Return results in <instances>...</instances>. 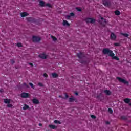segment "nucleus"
<instances>
[{"label": "nucleus", "mask_w": 131, "mask_h": 131, "mask_svg": "<svg viewBox=\"0 0 131 131\" xmlns=\"http://www.w3.org/2000/svg\"><path fill=\"white\" fill-rule=\"evenodd\" d=\"M103 53L104 54V55H108L110 57H111L112 58L114 59L115 60H119L117 56H115V54L113 53V51H112V50H110L108 48L104 49L103 50Z\"/></svg>", "instance_id": "nucleus-1"}, {"label": "nucleus", "mask_w": 131, "mask_h": 131, "mask_svg": "<svg viewBox=\"0 0 131 131\" xmlns=\"http://www.w3.org/2000/svg\"><path fill=\"white\" fill-rule=\"evenodd\" d=\"M116 78L119 81V82H122V83H124V84H128V82L124 79H122L119 77H117Z\"/></svg>", "instance_id": "nucleus-2"}, {"label": "nucleus", "mask_w": 131, "mask_h": 131, "mask_svg": "<svg viewBox=\"0 0 131 131\" xmlns=\"http://www.w3.org/2000/svg\"><path fill=\"white\" fill-rule=\"evenodd\" d=\"M86 23L93 24L96 22V19L92 18H88L85 19Z\"/></svg>", "instance_id": "nucleus-3"}, {"label": "nucleus", "mask_w": 131, "mask_h": 131, "mask_svg": "<svg viewBox=\"0 0 131 131\" xmlns=\"http://www.w3.org/2000/svg\"><path fill=\"white\" fill-rule=\"evenodd\" d=\"M41 40V39L40 38V37L35 36H33L32 40L33 42H38V41H40Z\"/></svg>", "instance_id": "nucleus-4"}, {"label": "nucleus", "mask_w": 131, "mask_h": 131, "mask_svg": "<svg viewBox=\"0 0 131 131\" xmlns=\"http://www.w3.org/2000/svg\"><path fill=\"white\" fill-rule=\"evenodd\" d=\"M21 98H24V99H27V98L29 97V94L25 92H23L21 94Z\"/></svg>", "instance_id": "nucleus-5"}, {"label": "nucleus", "mask_w": 131, "mask_h": 131, "mask_svg": "<svg viewBox=\"0 0 131 131\" xmlns=\"http://www.w3.org/2000/svg\"><path fill=\"white\" fill-rule=\"evenodd\" d=\"M39 57L45 60L48 58V55H46L45 53H42L39 55Z\"/></svg>", "instance_id": "nucleus-6"}, {"label": "nucleus", "mask_w": 131, "mask_h": 131, "mask_svg": "<svg viewBox=\"0 0 131 131\" xmlns=\"http://www.w3.org/2000/svg\"><path fill=\"white\" fill-rule=\"evenodd\" d=\"M26 20L28 22H35V19L32 17H27Z\"/></svg>", "instance_id": "nucleus-7"}, {"label": "nucleus", "mask_w": 131, "mask_h": 131, "mask_svg": "<svg viewBox=\"0 0 131 131\" xmlns=\"http://www.w3.org/2000/svg\"><path fill=\"white\" fill-rule=\"evenodd\" d=\"M110 36L112 40H115L116 39V35L114 33H111Z\"/></svg>", "instance_id": "nucleus-8"}, {"label": "nucleus", "mask_w": 131, "mask_h": 131, "mask_svg": "<svg viewBox=\"0 0 131 131\" xmlns=\"http://www.w3.org/2000/svg\"><path fill=\"white\" fill-rule=\"evenodd\" d=\"M75 16V14L74 13H70V15H68L67 16V19L68 20H69L70 19H71L72 17H74Z\"/></svg>", "instance_id": "nucleus-9"}, {"label": "nucleus", "mask_w": 131, "mask_h": 131, "mask_svg": "<svg viewBox=\"0 0 131 131\" xmlns=\"http://www.w3.org/2000/svg\"><path fill=\"white\" fill-rule=\"evenodd\" d=\"M103 4L105 6V7H108V6L110 5V3L107 0H104L103 1Z\"/></svg>", "instance_id": "nucleus-10"}, {"label": "nucleus", "mask_w": 131, "mask_h": 131, "mask_svg": "<svg viewBox=\"0 0 131 131\" xmlns=\"http://www.w3.org/2000/svg\"><path fill=\"white\" fill-rule=\"evenodd\" d=\"M21 17L24 18L25 17H27L28 16V14L26 12H21L20 13Z\"/></svg>", "instance_id": "nucleus-11"}, {"label": "nucleus", "mask_w": 131, "mask_h": 131, "mask_svg": "<svg viewBox=\"0 0 131 131\" xmlns=\"http://www.w3.org/2000/svg\"><path fill=\"white\" fill-rule=\"evenodd\" d=\"M49 127L50 128H51V129H56V128H57V126L53 124H50Z\"/></svg>", "instance_id": "nucleus-12"}, {"label": "nucleus", "mask_w": 131, "mask_h": 131, "mask_svg": "<svg viewBox=\"0 0 131 131\" xmlns=\"http://www.w3.org/2000/svg\"><path fill=\"white\" fill-rule=\"evenodd\" d=\"M52 77L53 78H57L58 77H59V75H58V74L56 73H53L52 74Z\"/></svg>", "instance_id": "nucleus-13"}, {"label": "nucleus", "mask_w": 131, "mask_h": 131, "mask_svg": "<svg viewBox=\"0 0 131 131\" xmlns=\"http://www.w3.org/2000/svg\"><path fill=\"white\" fill-rule=\"evenodd\" d=\"M39 5L40 6V7H46V3L43 1H40Z\"/></svg>", "instance_id": "nucleus-14"}, {"label": "nucleus", "mask_w": 131, "mask_h": 131, "mask_svg": "<svg viewBox=\"0 0 131 131\" xmlns=\"http://www.w3.org/2000/svg\"><path fill=\"white\" fill-rule=\"evenodd\" d=\"M32 102L33 104H39V101L36 99H33Z\"/></svg>", "instance_id": "nucleus-15"}, {"label": "nucleus", "mask_w": 131, "mask_h": 131, "mask_svg": "<svg viewBox=\"0 0 131 131\" xmlns=\"http://www.w3.org/2000/svg\"><path fill=\"white\" fill-rule=\"evenodd\" d=\"M104 92L106 95H107V96H110V95H111V91H110V90H104Z\"/></svg>", "instance_id": "nucleus-16"}, {"label": "nucleus", "mask_w": 131, "mask_h": 131, "mask_svg": "<svg viewBox=\"0 0 131 131\" xmlns=\"http://www.w3.org/2000/svg\"><path fill=\"white\" fill-rule=\"evenodd\" d=\"M4 103H5V104H10V103H11V100L9 99H5Z\"/></svg>", "instance_id": "nucleus-17"}, {"label": "nucleus", "mask_w": 131, "mask_h": 131, "mask_svg": "<svg viewBox=\"0 0 131 131\" xmlns=\"http://www.w3.org/2000/svg\"><path fill=\"white\" fill-rule=\"evenodd\" d=\"M101 19L103 20L104 22V23H101V25H102V26H105V25H106V20L104 19V18L103 17H101Z\"/></svg>", "instance_id": "nucleus-18"}, {"label": "nucleus", "mask_w": 131, "mask_h": 131, "mask_svg": "<svg viewBox=\"0 0 131 131\" xmlns=\"http://www.w3.org/2000/svg\"><path fill=\"white\" fill-rule=\"evenodd\" d=\"M23 109L24 110H27V109H29V106L27 104H25V106L23 107Z\"/></svg>", "instance_id": "nucleus-19"}, {"label": "nucleus", "mask_w": 131, "mask_h": 131, "mask_svg": "<svg viewBox=\"0 0 131 131\" xmlns=\"http://www.w3.org/2000/svg\"><path fill=\"white\" fill-rule=\"evenodd\" d=\"M124 102L125 103H129V102H130V100L128 98H125V99H124Z\"/></svg>", "instance_id": "nucleus-20"}, {"label": "nucleus", "mask_w": 131, "mask_h": 131, "mask_svg": "<svg viewBox=\"0 0 131 131\" xmlns=\"http://www.w3.org/2000/svg\"><path fill=\"white\" fill-rule=\"evenodd\" d=\"M54 123H56V124H61L62 123V122H61L59 120H54Z\"/></svg>", "instance_id": "nucleus-21"}, {"label": "nucleus", "mask_w": 131, "mask_h": 131, "mask_svg": "<svg viewBox=\"0 0 131 131\" xmlns=\"http://www.w3.org/2000/svg\"><path fill=\"white\" fill-rule=\"evenodd\" d=\"M51 38H52L53 41H56L57 40V38L54 36H51Z\"/></svg>", "instance_id": "nucleus-22"}, {"label": "nucleus", "mask_w": 131, "mask_h": 131, "mask_svg": "<svg viewBox=\"0 0 131 131\" xmlns=\"http://www.w3.org/2000/svg\"><path fill=\"white\" fill-rule=\"evenodd\" d=\"M46 6L48 7L49 8H52V5L50 3H47L45 4V7Z\"/></svg>", "instance_id": "nucleus-23"}, {"label": "nucleus", "mask_w": 131, "mask_h": 131, "mask_svg": "<svg viewBox=\"0 0 131 131\" xmlns=\"http://www.w3.org/2000/svg\"><path fill=\"white\" fill-rule=\"evenodd\" d=\"M115 15H117V16L120 15V12H119V11H116L115 12Z\"/></svg>", "instance_id": "nucleus-24"}, {"label": "nucleus", "mask_w": 131, "mask_h": 131, "mask_svg": "<svg viewBox=\"0 0 131 131\" xmlns=\"http://www.w3.org/2000/svg\"><path fill=\"white\" fill-rule=\"evenodd\" d=\"M77 56L78 57V58H81L82 57V53H80L79 54H77Z\"/></svg>", "instance_id": "nucleus-25"}, {"label": "nucleus", "mask_w": 131, "mask_h": 131, "mask_svg": "<svg viewBox=\"0 0 131 131\" xmlns=\"http://www.w3.org/2000/svg\"><path fill=\"white\" fill-rule=\"evenodd\" d=\"M7 107L8 108H12V107H13V105H12V104L10 103H8Z\"/></svg>", "instance_id": "nucleus-26"}, {"label": "nucleus", "mask_w": 131, "mask_h": 131, "mask_svg": "<svg viewBox=\"0 0 131 131\" xmlns=\"http://www.w3.org/2000/svg\"><path fill=\"white\" fill-rule=\"evenodd\" d=\"M29 85H30L31 88H32V89H34V85H33V84L32 83H29Z\"/></svg>", "instance_id": "nucleus-27"}, {"label": "nucleus", "mask_w": 131, "mask_h": 131, "mask_svg": "<svg viewBox=\"0 0 131 131\" xmlns=\"http://www.w3.org/2000/svg\"><path fill=\"white\" fill-rule=\"evenodd\" d=\"M76 10L78 12H81V9L80 8L77 7V8H76Z\"/></svg>", "instance_id": "nucleus-28"}, {"label": "nucleus", "mask_w": 131, "mask_h": 131, "mask_svg": "<svg viewBox=\"0 0 131 131\" xmlns=\"http://www.w3.org/2000/svg\"><path fill=\"white\" fill-rule=\"evenodd\" d=\"M121 34L122 35H123V36H125V37H128V34L121 33Z\"/></svg>", "instance_id": "nucleus-29"}, {"label": "nucleus", "mask_w": 131, "mask_h": 131, "mask_svg": "<svg viewBox=\"0 0 131 131\" xmlns=\"http://www.w3.org/2000/svg\"><path fill=\"white\" fill-rule=\"evenodd\" d=\"M17 46L18 47V48H21V47H22V43H17Z\"/></svg>", "instance_id": "nucleus-30"}, {"label": "nucleus", "mask_w": 131, "mask_h": 131, "mask_svg": "<svg viewBox=\"0 0 131 131\" xmlns=\"http://www.w3.org/2000/svg\"><path fill=\"white\" fill-rule=\"evenodd\" d=\"M43 76H44V77H46V78L49 77V75H48V74L47 73H44Z\"/></svg>", "instance_id": "nucleus-31"}, {"label": "nucleus", "mask_w": 131, "mask_h": 131, "mask_svg": "<svg viewBox=\"0 0 131 131\" xmlns=\"http://www.w3.org/2000/svg\"><path fill=\"white\" fill-rule=\"evenodd\" d=\"M38 85H39V86H40L41 88H42V86H43V85L41 82H39L38 83Z\"/></svg>", "instance_id": "nucleus-32"}, {"label": "nucleus", "mask_w": 131, "mask_h": 131, "mask_svg": "<svg viewBox=\"0 0 131 131\" xmlns=\"http://www.w3.org/2000/svg\"><path fill=\"white\" fill-rule=\"evenodd\" d=\"M74 101V99L72 98H69V102H73Z\"/></svg>", "instance_id": "nucleus-33"}, {"label": "nucleus", "mask_w": 131, "mask_h": 131, "mask_svg": "<svg viewBox=\"0 0 131 131\" xmlns=\"http://www.w3.org/2000/svg\"><path fill=\"white\" fill-rule=\"evenodd\" d=\"M91 118H93V119H96V116H95V115H92L91 116Z\"/></svg>", "instance_id": "nucleus-34"}, {"label": "nucleus", "mask_w": 131, "mask_h": 131, "mask_svg": "<svg viewBox=\"0 0 131 131\" xmlns=\"http://www.w3.org/2000/svg\"><path fill=\"white\" fill-rule=\"evenodd\" d=\"M108 112L110 113H112L113 112V111H112V110L111 108H108Z\"/></svg>", "instance_id": "nucleus-35"}, {"label": "nucleus", "mask_w": 131, "mask_h": 131, "mask_svg": "<svg viewBox=\"0 0 131 131\" xmlns=\"http://www.w3.org/2000/svg\"><path fill=\"white\" fill-rule=\"evenodd\" d=\"M114 45L116 47H118V46H119V44L118 43H114Z\"/></svg>", "instance_id": "nucleus-36"}, {"label": "nucleus", "mask_w": 131, "mask_h": 131, "mask_svg": "<svg viewBox=\"0 0 131 131\" xmlns=\"http://www.w3.org/2000/svg\"><path fill=\"white\" fill-rule=\"evenodd\" d=\"M66 26H70V24L67 21H66Z\"/></svg>", "instance_id": "nucleus-37"}, {"label": "nucleus", "mask_w": 131, "mask_h": 131, "mask_svg": "<svg viewBox=\"0 0 131 131\" xmlns=\"http://www.w3.org/2000/svg\"><path fill=\"white\" fill-rule=\"evenodd\" d=\"M63 24L64 26H66V20H63Z\"/></svg>", "instance_id": "nucleus-38"}, {"label": "nucleus", "mask_w": 131, "mask_h": 131, "mask_svg": "<svg viewBox=\"0 0 131 131\" xmlns=\"http://www.w3.org/2000/svg\"><path fill=\"white\" fill-rule=\"evenodd\" d=\"M11 62L12 64H14L15 63V61L13 59L11 60Z\"/></svg>", "instance_id": "nucleus-39"}, {"label": "nucleus", "mask_w": 131, "mask_h": 131, "mask_svg": "<svg viewBox=\"0 0 131 131\" xmlns=\"http://www.w3.org/2000/svg\"><path fill=\"white\" fill-rule=\"evenodd\" d=\"M29 65L31 66V67H33V63H29Z\"/></svg>", "instance_id": "nucleus-40"}, {"label": "nucleus", "mask_w": 131, "mask_h": 131, "mask_svg": "<svg viewBox=\"0 0 131 131\" xmlns=\"http://www.w3.org/2000/svg\"><path fill=\"white\" fill-rule=\"evenodd\" d=\"M3 92H4V90H3V89L0 90L1 93H3Z\"/></svg>", "instance_id": "nucleus-41"}, {"label": "nucleus", "mask_w": 131, "mask_h": 131, "mask_svg": "<svg viewBox=\"0 0 131 131\" xmlns=\"http://www.w3.org/2000/svg\"><path fill=\"white\" fill-rule=\"evenodd\" d=\"M106 124H110V123L107 121V122H106Z\"/></svg>", "instance_id": "nucleus-42"}, {"label": "nucleus", "mask_w": 131, "mask_h": 131, "mask_svg": "<svg viewBox=\"0 0 131 131\" xmlns=\"http://www.w3.org/2000/svg\"><path fill=\"white\" fill-rule=\"evenodd\" d=\"M42 125L41 123L39 124V126H41Z\"/></svg>", "instance_id": "nucleus-43"}, {"label": "nucleus", "mask_w": 131, "mask_h": 131, "mask_svg": "<svg viewBox=\"0 0 131 131\" xmlns=\"http://www.w3.org/2000/svg\"><path fill=\"white\" fill-rule=\"evenodd\" d=\"M59 98H62V96L61 95H59Z\"/></svg>", "instance_id": "nucleus-44"}, {"label": "nucleus", "mask_w": 131, "mask_h": 131, "mask_svg": "<svg viewBox=\"0 0 131 131\" xmlns=\"http://www.w3.org/2000/svg\"><path fill=\"white\" fill-rule=\"evenodd\" d=\"M75 94H76V96H77L78 95V93H76Z\"/></svg>", "instance_id": "nucleus-45"}, {"label": "nucleus", "mask_w": 131, "mask_h": 131, "mask_svg": "<svg viewBox=\"0 0 131 131\" xmlns=\"http://www.w3.org/2000/svg\"><path fill=\"white\" fill-rule=\"evenodd\" d=\"M129 106H131V102L129 103Z\"/></svg>", "instance_id": "nucleus-46"}, {"label": "nucleus", "mask_w": 131, "mask_h": 131, "mask_svg": "<svg viewBox=\"0 0 131 131\" xmlns=\"http://www.w3.org/2000/svg\"><path fill=\"white\" fill-rule=\"evenodd\" d=\"M66 98H68V95H66Z\"/></svg>", "instance_id": "nucleus-47"}, {"label": "nucleus", "mask_w": 131, "mask_h": 131, "mask_svg": "<svg viewBox=\"0 0 131 131\" xmlns=\"http://www.w3.org/2000/svg\"><path fill=\"white\" fill-rule=\"evenodd\" d=\"M65 96H66V93L64 94Z\"/></svg>", "instance_id": "nucleus-48"}]
</instances>
